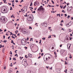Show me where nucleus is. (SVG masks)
Wrapping results in <instances>:
<instances>
[{"label": "nucleus", "instance_id": "nucleus-38", "mask_svg": "<svg viewBox=\"0 0 73 73\" xmlns=\"http://www.w3.org/2000/svg\"><path fill=\"white\" fill-rule=\"evenodd\" d=\"M40 41L39 42V43L41 44V40H40Z\"/></svg>", "mask_w": 73, "mask_h": 73}, {"label": "nucleus", "instance_id": "nucleus-21", "mask_svg": "<svg viewBox=\"0 0 73 73\" xmlns=\"http://www.w3.org/2000/svg\"><path fill=\"white\" fill-rule=\"evenodd\" d=\"M32 5H33V3H32V2H31V4L30 5V6L31 7V6H32Z\"/></svg>", "mask_w": 73, "mask_h": 73}, {"label": "nucleus", "instance_id": "nucleus-53", "mask_svg": "<svg viewBox=\"0 0 73 73\" xmlns=\"http://www.w3.org/2000/svg\"><path fill=\"white\" fill-rule=\"evenodd\" d=\"M41 58V56H40L39 57H38V59H39V58Z\"/></svg>", "mask_w": 73, "mask_h": 73}, {"label": "nucleus", "instance_id": "nucleus-44", "mask_svg": "<svg viewBox=\"0 0 73 73\" xmlns=\"http://www.w3.org/2000/svg\"><path fill=\"white\" fill-rule=\"evenodd\" d=\"M21 12H24V10H23V9H21Z\"/></svg>", "mask_w": 73, "mask_h": 73}, {"label": "nucleus", "instance_id": "nucleus-1", "mask_svg": "<svg viewBox=\"0 0 73 73\" xmlns=\"http://www.w3.org/2000/svg\"><path fill=\"white\" fill-rule=\"evenodd\" d=\"M0 21L2 23H5L7 22V19L4 17L2 16L1 17Z\"/></svg>", "mask_w": 73, "mask_h": 73}, {"label": "nucleus", "instance_id": "nucleus-12", "mask_svg": "<svg viewBox=\"0 0 73 73\" xmlns=\"http://www.w3.org/2000/svg\"><path fill=\"white\" fill-rule=\"evenodd\" d=\"M67 46L68 49H70V46H71V44H67Z\"/></svg>", "mask_w": 73, "mask_h": 73}, {"label": "nucleus", "instance_id": "nucleus-23", "mask_svg": "<svg viewBox=\"0 0 73 73\" xmlns=\"http://www.w3.org/2000/svg\"><path fill=\"white\" fill-rule=\"evenodd\" d=\"M69 58H72V56H71V54H70V55Z\"/></svg>", "mask_w": 73, "mask_h": 73}, {"label": "nucleus", "instance_id": "nucleus-40", "mask_svg": "<svg viewBox=\"0 0 73 73\" xmlns=\"http://www.w3.org/2000/svg\"><path fill=\"white\" fill-rule=\"evenodd\" d=\"M24 48H25V49L26 50L28 48L27 47H24Z\"/></svg>", "mask_w": 73, "mask_h": 73}, {"label": "nucleus", "instance_id": "nucleus-19", "mask_svg": "<svg viewBox=\"0 0 73 73\" xmlns=\"http://www.w3.org/2000/svg\"><path fill=\"white\" fill-rule=\"evenodd\" d=\"M66 27H70V26L69 25V24H68L66 25Z\"/></svg>", "mask_w": 73, "mask_h": 73}, {"label": "nucleus", "instance_id": "nucleus-4", "mask_svg": "<svg viewBox=\"0 0 73 73\" xmlns=\"http://www.w3.org/2000/svg\"><path fill=\"white\" fill-rule=\"evenodd\" d=\"M43 58L44 61H45V60H47L48 59H50L47 54L44 56Z\"/></svg>", "mask_w": 73, "mask_h": 73}, {"label": "nucleus", "instance_id": "nucleus-22", "mask_svg": "<svg viewBox=\"0 0 73 73\" xmlns=\"http://www.w3.org/2000/svg\"><path fill=\"white\" fill-rule=\"evenodd\" d=\"M31 71L30 70H29L27 71V73H31Z\"/></svg>", "mask_w": 73, "mask_h": 73}, {"label": "nucleus", "instance_id": "nucleus-25", "mask_svg": "<svg viewBox=\"0 0 73 73\" xmlns=\"http://www.w3.org/2000/svg\"><path fill=\"white\" fill-rule=\"evenodd\" d=\"M51 2H52V4H54V1H53V0H52Z\"/></svg>", "mask_w": 73, "mask_h": 73}, {"label": "nucleus", "instance_id": "nucleus-33", "mask_svg": "<svg viewBox=\"0 0 73 73\" xmlns=\"http://www.w3.org/2000/svg\"><path fill=\"white\" fill-rule=\"evenodd\" d=\"M65 65H67V64H68L66 62V61H65Z\"/></svg>", "mask_w": 73, "mask_h": 73}, {"label": "nucleus", "instance_id": "nucleus-39", "mask_svg": "<svg viewBox=\"0 0 73 73\" xmlns=\"http://www.w3.org/2000/svg\"><path fill=\"white\" fill-rule=\"evenodd\" d=\"M64 15H65V17H66L67 16V15L66 14H65Z\"/></svg>", "mask_w": 73, "mask_h": 73}, {"label": "nucleus", "instance_id": "nucleus-63", "mask_svg": "<svg viewBox=\"0 0 73 73\" xmlns=\"http://www.w3.org/2000/svg\"><path fill=\"white\" fill-rule=\"evenodd\" d=\"M43 55H44V53H42L41 54V56H43Z\"/></svg>", "mask_w": 73, "mask_h": 73}, {"label": "nucleus", "instance_id": "nucleus-32", "mask_svg": "<svg viewBox=\"0 0 73 73\" xmlns=\"http://www.w3.org/2000/svg\"><path fill=\"white\" fill-rule=\"evenodd\" d=\"M27 55H25V57L26 58H28V56H27Z\"/></svg>", "mask_w": 73, "mask_h": 73}, {"label": "nucleus", "instance_id": "nucleus-46", "mask_svg": "<svg viewBox=\"0 0 73 73\" xmlns=\"http://www.w3.org/2000/svg\"><path fill=\"white\" fill-rule=\"evenodd\" d=\"M51 36H52V35H50V36H49L48 38H51Z\"/></svg>", "mask_w": 73, "mask_h": 73}, {"label": "nucleus", "instance_id": "nucleus-13", "mask_svg": "<svg viewBox=\"0 0 73 73\" xmlns=\"http://www.w3.org/2000/svg\"><path fill=\"white\" fill-rule=\"evenodd\" d=\"M30 45L31 46V47H32V48H33V47L34 46V45H36V44H30Z\"/></svg>", "mask_w": 73, "mask_h": 73}, {"label": "nucleus", "instance_id": "nucleus-30", "mask_svg": "<svg viewBox=\"0 0 73 73\" xmlns=\"http://www.w3.org/2000/svg\"><path fill=\"white\" fill-rule=\"evenodd\" d=\"M45 37H44V38H42V40H45Z\"/></svg>", "mask_w": 73, "mask_h": 73}, {"label": "nucleus", "instance_id": "nucleus-6", "mask_svg": "<svg viewBox=\"0 0 73 73\" xmlns=\"http://www.w3.org/2000/svg\"><path fill=\"white\" fill-rule=\"evenodd\" d=\"M36 5H39V4H40V3L38 1H36L34 2V6H36Z\"/></svg>", "mask_w": 73, "mask_h": 73}, {"label": "nucleus", "instance_id": "nucleus-16", "mask_svg": "<svg viewBox=\"0 0 73 73\" xmlns=\"http://www.w3.org/2000/svg\"><path fill=\"white\" fill-rule=\"evenodd\" d=\"M68 24H69V25L70 26L71 25H72V23H71V22H70V23H68Z\"/></svg>", "mask_w": 73, "mask_h": 73}, {"label": "nucleus", "instance_id": "nucleus-36", "mask_svg": "<svg viewBox=\"0 0 73 73\" xmlns=\"http://www.w3.org/2000/svg\"><path fill=\"white\" fill-rule=\"evenodd\" d=\"M44 8L43 7H42L41 8V10H42L43 11H44Z\"/></svg>", "mask_w": 73, "mask_h": 73}, {"label": "nucleus", "instance_id": "nucleus-15", "mask_svg": "<svg viewBox=\"0 0 73 73\" xmlns=\"http://www.w3.org/2000/svg\"><path fill=\"white\" fill-rule=\"evenodd\" d=\"M23 32L24 34H26L27 33H28V31H23Z\"/></svg>", "mask_w": 73, "mask_h": 73}, {"label": "nucleus", "instance_id": "nucleus-51", "mask_svg": "<svg viewBox=\"0 0 73 73\" xmlns=\"http://www.w3.org/2000/svg\"><path fill=\"white\" fill-rule=\"evenodd\" d=\"M3 1H4V3H5V1H6V0H3Z\"/></svg>", "mask_w": 73, "mask_h": 73}, {"label": "nucleus", "instance_id": "nucleus-14", "mask_svg": "<svg viewBox=\"0 0 73 73\" xmlns=\"http://www.w3.org/2000/svg\"><path fill=\"white\" fill-rule=\"evenodd\" d=\"M28 56L29 57H32V55L31 54H28Z\"/></svg>", "mask_w": 73, "mask_h": 73}, {"label": "nucleus", "instance_id": "nucleus-34", "mask_svg": "<svg viewBox=\"0 0 73 73\" xmlns=\"http://www.w3.org/2000/svg\"><path fill=\"white\" fill-rule=\"evenodd\" d=\"M70 16L69 15L68 16L67 19H69V18H70Z\"/></svg>", "mask_w": 73, "mask_h": 73}, {"label": "nucleus", "instance_id": "nucleus-27", "mask_svg": "<svg viewBox=\"0 0 73 73\" xmlns=\"http://www.w3.org/2000/svg\"><path fill=\"white\" fill-rule=\"evenodd\" d=\"M0 46H1V47H3V48H4V45L2 46V45H1V44L0 45Z\"/></svg>", "mask_w": 73, "mask_h": 73}, {"label": "nucleus", "instance_id": "nucleus-29", "mask_svg": "<svg viewBox=\"0 0 73 73\" xmlns=\"http://www.w3.org/2000/svg\"><path fill=\"white\" fill-rule=\"evenodd\" d=\"M64 72H65V73H66V72H67V69H66L65 70H64Z\"/></svg>", "mask_w": 73, "mask_h": 73}, {"label": "nucleus", "instance_id": "nucleus-18", "mask_svg": "<svg viewBox=\"0 0 73 73\" xmlns=\"http://www.w3.org/2000/svg\"><path fill=\"white\" fill-rule=\"evenodd\" d=\"M38 11H39V10H41V8L40 7L38 9Z\"/></svg>", "mask_w": 73, "mask_h": 73}, {"label": "nucleus", "instance_id": "nucleus-35", "mask_svg": "<svg viewBox=\"0 0 73 73\" xmlns=\"http://www.w3.org/2000/svg\"><path fill=\"white\" fill-rule=\"evenodd\" d=\"M11 43L12 44L14 43V42H13V40H11Z\"/></svg>", "mask_w": 73, "mask_h": 73}, {"label": "nucleus", "instance_id": "nucleus-61", "mask_svg": "<svg viewBox=\"0 0 73 73\" xmlns=\"http://www.w3.org/2000/svg\"><path fill=\"white\" fill-rule=\"evenodd\" d=\"M61 16H64V14H61Z\"/></svg>", "mask_w": 73, "mask_h": 73}, {"label": "nucleus", "instance_id": "nucleus-37", "mask_svg": "<svg viewBox=\"0 0 73 73\" xmlns=\"http://www.w3.org/2000/svg\"><path fill=\"white\" fill-rule=\"evenodd\" d=\"M10 54H12V51L10 52Z\"/></svg>", "mask_w": 73, "mask_h": 73}, {"label": "nucleus", "instance_id": "nucleus-55", "mask_svg": "<svg viewBox=\"0 0 73 73\" xmlns=\"http://www.w3.org/2000/svg\"><path fill=\"white\" fill-rule=\"evenodd\" d=\"M35 12H36V11H34V12L33 11V12H32V13H35Z\"/></svg>", "mask_w": 73, "mask_h": 73}, {"label": "nucleus", "instance_id": "nucleus-17", "mask_svg": "<svg viewBox=\"0 0 73 73\" xmlns=\"http://www.w3.org/2000/svg\"><path fill=\"white\" fill-rule=\"evenodd\" d=\"M9 72V73H11V72H12V69H10L9 70H8Z\"/></svg>", "mask_w": 73, "mask_h": 73}, {"label": "nucleus", "instance_id": "nucleus-20", "mask_svg": "<svg viewBox=\"0 0 73 73\" xmlns=\"http://www.w3.org/2000/svg\"><path fill=\"white\" fill-rule=\"evenodd\" d=\"M16 58H13V60L14 61H16V59H15Z\"/></svg>", "mask_w": 73, "mask_h": 73}, {"label": "nucleus", "instance_id": "nucleus-31", "mask_svg": "<svg viewBox=\"0 0 73 73\" xmlns=\"http://www.w3.org/2000/svg\"><path fill=\"white\" fill-rule=\"evenodd\" d=\"M66 7V5H65L64 6V7H63V9H65Z\"/></svg>", "mask_w": 73, "mask_h": 73}, {"label": "nucleus", "instance_id": "nucleus-47", "mask_svg": "<svg viewBox=\"0 0 73 73\" xmlns=\"http://www.w3.org/2000/svg\"><path fill=\"white\" fill-rule=\"evenodd\" d=\"M3 32V30H1V29H0V32Z\"/></svg>", "mask_w": 73, "mask_h": 73}, {"label": "nucleus", "instance_id": "nucleus-24", "mask_svg": "<svg viewBox=\"0 0 73 73\" xmlns=\"http://www.w3.org/2000/svg\"><path fill=\"white\" fill-rule=\"evenodd\" d=\"M24 61L25 62H26L27 60H25V59H23L22 61V62H23V61Z\"/></svg>", "mask_w": 73, "mask_h": 73}, {"label": "nucleus", "instance_id": "nucleus-52", "mask_svg": "<svg viewBox=\"0 0 73 73\" xmlns=\"http://www.w3.org/2000/svg\"><path fill=\"white\" fill-rule=\"evenodd\" d=\"M70 36H72H72H73V35H72V34H70Z\"/></svg>", "mask_w": 73, "mask_h": 73}, {"label": "nucleus", "instance_id": "nucleus-56", "mask_svg": "<svg viewBox=\"0 0 73 73\" xmlns=\"http://www.w3.org/2000/svg\"><path fill=\"white\" fill-rule=\"evenodd\" d=\"M24 16L25 17H28V16L27 15H25Z\"/></svg>", "mask_w": 73, "mask_h": 73}, {"label": "nucleus", "instance_id": "nucleus-45", "mask_svg": "<svg viewBox=\"0 0 73 73\" xmlns=\"http://www.w3.org/2000/svg\"><path fill=\"white\" fill-rule=\"evenodd\" d=\"M29 29H32V28L31 27H29Z\"/></svg>", "mask_w": 73, "mask_h": 73}, {"label": "nucleus", "instance_id": "nucleus-64", "mask_svg": "<svg viewBox=\"0 0 73 73\" xmlns=\"http://www.w3.org/2000/svg\"><path fill=\"white\" fill-rule=\"evenodd\" d=\"M71 20H73V17H71Z\"/></svg>", "mask_w": 73, "mask_h": 73}, {"label": "nucleus", "instance_id": "nucleus-11", "mask_svg": "<svg viewBox=\"0 0 73 73\" xmlns=\"http://www.w3.org/2000/svg\"><path fill=\"white\" fill-rule=\"evenodd\" d=\"M47 55L48 57V58H49L50 59V58H52V56L50 54H47Z\"/></svg>", "mask_w": 73, "mask_h": 73}, {"label": "nucleus", "instance_id": "nucleus-58", "mask_svg": "<svg viewBox=\"0 0 73 73\" xmlns=\"http://www.w3.org/2000/svg\"><path fill=\"white\" fill-rule=\"evenodd\" d=\"M62 44L60 45V47H62Z\"/></svg>", "mask_w": 73, "mask_h": 73}, {"label": "nucleus", "instance_id": "nucleus-9", "mask_svg": "<svg viewBox=\"0 0 73 73\" xmlns=\"http://www.w3.org/2000/svg\"><path fill=\"white\" fill-rule=\"evenodd\" d=\"M27 20L28 21H33V19L29 17V18L27 19Z\"/></svg>", "mask_w": 73, "mask_h": 73}, {"label": "nucleus", "instance_id": "nucleus-50", "mask_svg": "<svg viewBox=\"0 0 73 73\" xmlns=\"http://www.w3.org/2000/svg\"><path fill=\"white\" fill-rule=\"evenodd\" d=\"M50 69H51V70H52V67H51V68H50Z\"/></svg>", "mask_w": 73, "mask_h": 73}, {"label": "nucleus", "instance_id": "nucleus-57", "mask_svg": "<svg viewBox=\"0 0 73 73\" xmlns=\"http://www.w3.org/2000/svg\"><path fill=\"white\" fill-rule=\"evenodd\" d=\"M12 6L13 7V8H14V6H15V5H14V4H12Z\"/></svg>", "mask_w": 73, "mask_h": 73}, {"label": "nucleus", "instance_id": "nucleus-28", "mask_svg": "<svg viewBox=\"0 0 73 73\" xmlns=\"http://www.w3.org/2000/svg\"><path fill=\"white\" fill-rule=\"evenodd\" d=\"M30 21V23H29L30 24H32V23H33V21Z\"/></svg>", "mask_w": 73, "mask_h": 73}, {"label": "nucleus", "instance_id": "nucleus-59", "mask_svg": "<svg viewBox=\"0 0 73 73\" xmlns=\"http://www.w3.org/2000/svg\"><path fill=\"white\" fill-rule=\"evenodd\" d=\"M15 2H16V3H18V0H16Z\"/></svg>", "mask_w": 73, "mask_h": 73}, {"label": "nucleus", "instance_id": "nucleus-54", "mask_svg": "<svg viewBox=\"0 0 73 73\" xmlns=\"http://www.w3.org/2000/svg\"><path fill=\"white\" fill-rule=\"evenodd\" d=\"M17 50H16L15 51V53H17V52H17Z\"/></svg>", "mask_w": 73, "mask_h": 73}, {"label": "nucleus", "instance_id": "nucleus-8", "mask_svg": "<svg viewBox=\"0 0 73 73\" xmlns=\"http://www.w3.org/2000/svg\"><path fill=\"white\" fill-rule=\"evenodd\" d=\"M28 16L29 17H30L31 18L34 19V17H33V16L32 14H29L28 15Z\"/></svg>", "mask_w": 73, "mask_h": 73}, {"label": "nucleus", "instance_id": "nucleus-43", "mask_svg": "<svg viewBox=\"0 0 73 73\" xmlns=\"http://www.w3.org/2000/svg\"><path fill=\"white\" fill-rule=\"evenodd\" d=\"M3 39H4V38H5V36L3 35Z\"/></svg>", "mask_w": 73, "mask_h": 73}, {"label": "nucleus", "instance_id": "nucleus-42", "mask_svg": "<svg viewBox=\"0 0 73 73\" xmlns=\"http://www.w3.org/2000/svg\"><path fill=\"white\" fill-rule=\"evenodd\" d=\"M24 2V1L23 0H21V1L20 2V3H22V2Z\"/></svg>", "mask_w": 73, "mask_h": 73}, {"label": "nucleus", "instance_id": "nucleus-41", "mask_svg": "<svg viewBox=\"0 0 73 73\" xmlns=\"http://www.w3.org/2000/svg\"><path fill=\"white\" fill-rule=\"evenodd\" d=\"M11 9H10V10H12V7H10Z\"/></svg>", "mask_w": 73, "mask_h": 73}, {"label": "nucleus", "instance_id": "nucleus-7", "mask_svg": "<svg viewBox=\"0 0 73 73\" xmlns=\"http://www.w3.org/2000/svg\"><path fill=\"white\" fill-rule=\"evenodd\" d=\"M42 25L43 26V27H47V24L46 23H44L42 24Z\"/></svg>", "mask_w": 73, "mask_h": 73}, {"label": "nucleus", "instance_id": "nucleus-49", "mask_svg": "<svg viewBox=\"0 0 73 73\" xmlns=\"http://www.w3.org/2000/svg\"><path fill=\"white\" fill-rule=\"evenodd\" d=\"M2 52H4V49H2Z\"/></svg>", "mask_w": 73, "mask_h": 73}, {"label": "nucleus", "instance_id": "nucleus-3", "mask_svg": "<svg viewBox=\"0 0 73 73\" xmlns=\"http://www.w3.org/2000/svg\"><path fill=\"white\" fill-rule=\"evenodd\" d=\"M2 12L3 13H7V10H6L4 8V7L2 8L1 10Z\"/></svg>", "mask_w": 73, "mask_h": 73}, {"label": "nucleus", "instance_id": "nucleus-60", "mask_svg": "<svg viewBox=\"0 0 73 73\" xmlns=\"http://www.w3.org/2000/svg\"><path fill=\"white\" fill-rule=\"evenodd\" d=\"M60 8L62 9V8L63 7H62V6H60Z\"/></svg>", "mask_w": 73, "mask_h": 73}, {"label": "nucleus", "instance_id": "nucleus-2", "mask_svg": "<svg viewBox=\"0 0 73 73\" xmlns=\"http://www.w3.org/2000/svg\"><path fill=\"white\" fill-rule=\"evenodd\" d=\"M21 42L22 45H25L27 44V40L25 39V38H24L21 41Z\"/></svg>", "mask_w": 73, "mask_h": 73}, {"label": "nucleus", "instance_id": "nucleus-10", "mask_svg": "<svg viewBox=\"0 0 73 73\" xmlns=\"http://www.w3.org/2000/svg\"><path fill=\"white\" fill-rule=\"evenodd\" d=\"M23 8H24V9L23 10V11H26V12H27V9L28 8L27 7H24Z\"/></svg>", "mask_w": 73, "mask_h": 73}, {"label": "nucleus", "instance_id": "nucleus-62", "mask_svg": "<svg viewBox=\"0 0 73 73\" xmlns=\"http://www.w3.org/2000/svg\"><path fill=\"white\" fill-rule=\"evenodd\" d=\"M54 54H56V52H54Z\"/></svg>", "mask_w": 73, "mask_h": 73}, {"label": "nucleus", "instance_id": "nucleus-48", "mask_svg": "<svg viewBox=\"0 0 73 73\" xmlns=\"http://www.w3.org/2000/svg\"><path fill=\"white\" fill-rule=\"evenodd\" d=\"M11 34L10 35H13V34L12 33V32H10Z\"/></svg>", "mask_w": 73, "mask_h": 73}, {"label": "nucleus", "instance_id": "nucleus-26", "mask_svg": "<svg viewBox=\"0 0 73 73\" xmlns=\"http://www.w3.org/2000/svg\"><path fill=\"white\" fill-rule=\"evenodd\" d=\"M3 42H5H5H7V40H5H5H4L3 41Z\"/></svg>", "mask_w": 73, "mask_h": 73}, {"label": "nucleus", "instance_id": "nucleus-5", "mask_svg": "<svg viewBox=\"0 0 73 73\" xmlns=\"http://www.w3.org/2000/svg\"><path fill=\"white\" fill-rule=\"evenodd\" d=\"M72 8H73V7L72 6H71L70 7L68 6L67 8V10L68 11H69V12L72 9Z\"/></svg>", "mask_w": 73, "mask_h": 73}]
</instances>
